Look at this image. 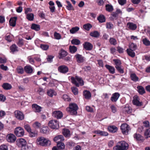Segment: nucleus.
<instances>
[{
	"label": "nucleus",
	"instance_id": "58",
	"mask_svg": "<svg viewBox=\"0 0 150 150\" xmlns=\"http://www.w3.org/2000/svg\"><path fill=\"white\" fill-rule=\"evenodd\" d=\"M54 56L52 55H48L47 58V59L48 62L51 63L52 62Z\"/></svg>",
	"mask_w": 150,
	"mask_h": 150
},
{
	"label": "nucleus",
	"instance_id": "9",
	"mask_svg": "<svg viewBox=\"0 0 150 150\" xmlns=\"http://www.w3.org/2000/svg\"><path fill=\"white\" fill-rule=\"evenodd\" d=\"M6 139L8 142L13 143L16 140V137L13 134H10L6 136Z\"/></svg>",
	"mask_w": 150,
	"mask_h": 150
},
{
	"label": "nucleus",
	"instance_id": "39",
	"mask_svg": "<svg viewBox=\"0 0 150 150\" xmlns=\"http://www.w3.org/2000/svg\"><path fill=\"white\" fill-rule=\"evenodd\" d=\"M41 132L45 134H47L49 132V129L47 127H44L41 128Z\"/></svg>",
	"mask_w": 150,
	"mask_h": 150
},
{
	"label": "nucleus",
	"instance_id": "29",
	"mask_svg": "<svg viewBox=\"0 0 150 150\" xmlns=\"http://www.w3.org/2000/svg\"><path fill=\"white\" fill-rule=\"evenodd\" d=\"M137 88L138 91L140 94L142 95L145 93V91L144 88L142 86H138Z\"/></svg>",
	"mask_w": 150,
	"mask_h": 150
},
{
	"label": "nucleus",
	"instance_id": "2",
	"mask_svg": "<svg viewBox=\"0 0 150 150\" xmlns=\"http://www.w3.org/2000/svg\"><path fill=\"white\" fill-rule=\"evenodd\" d=\"M78 107L76 104L74 103H70L67 108L69 114L72 115H76L77 114V110Z\"/></svg>",
	"mask_w": 150,
	"mask_h": 150
},
{
	"label": "nucleus",
	"instance_id": "41",
	"mask_svg": "<svg viewBox=\"0 0 150 150\" xmlns=\"http://www.w3.org/2000/svg\"><path fill=\"white\" fill-rule=\"evenodd\" d=\"M69 50L71 53H74L77 51V47L74 46H70L69 47Z\"/></svg>",
	"mask_w": 150,
	"mask_h": 150
},
{
	"label": "nucleus",
	"instance_id": "14",
	"mask_svg": "<svg viewBox=\"0 0 150 150\" xmlns=\"http://www.w3.org/2000/svg\"><path fill=\"white\" fill-rule=\"evenodd\" d=\"M64 140V139L62 135H58L55 137L53 139L54 141L57 143L62 142Z\"/></svg>",
	"mask_w": 150,
	"mask_h": 150
},
{
	"label": "nucleus",
	"instance_id": "4",
	"mask_svg": "<svg viewBox=\"0 0 150 150\" xmlns=\"http://www.w3.org/2000/svg\"><path fill=\"white\" fill-rule=\"evenodd\" d=\"M71 79L72 83L77 87H79L80 85L83 86L84 84L82 79L78 76H76L75 78L71 77Z\"/></svg>",
	"mask_w": 150,
	"mask_h": 150
},
{
	"label": "nucleus",
	"instance_id": "49",
	"mask_svg": "<svg viewBox=\"0 0 150 150\" xmlns=\"http://www.w3.org/2000/svg\"><path fill=\"white\" fill-rule=\"evenodd\" d=\"M17 71L18 74H22L24 73V71L23 67L20 66L17 67Z\"/></svg>",
	"mask_w": 150,
	"mask_h": 150
},
{
	"label": "nucleus",
	"instance_id": "50",
	"mask_svg": "<svg viewBox=\"0 0 150 150\" xmlns=\"http://www.w3.org/2000/svg\"><path fill=\"white\" fill-rule=\"evenodd\" d=\"M144 135L147 138L150 137V128L146 130L144 132Z\"/></svg>",
	"mask_w": 150,
	"mask_h": 150
},
{
	"label": "nucleus",
	"instance_id": "47",
	"mask_svg": "<svg viewBox=\"0 0 150 150\" xmlns=\"http://www.w3.org/2000/svg\"><path fill=\"white\" fill-rule=\"evenodd\" d=\"M129 47L130 48L129 49L134 50H135L137 48V45L136 44L132 43H129Z\"/></svg>",
	"mask_w": 150,
	"mask_h": 150
},
{
	"label": "nucleus",
	"instance_id": "56",
	"mask_svg": "<svg viewBox=\"0 0 150 150\" xmlns=\"http://www.w3.org/2000/svg\"><path fill=\"white\" fill-rule=\"evenodd\" d=\"M41 124L38 122H35L33 125V126L36 128H39L41 126Z\"/></svg>",
	"mask_w": 150,
	"mask_h": 150
},
{
	"label": "nucleus",
	"instance_id": "62",
	"mask_svg": "<svg viewBox=\"0 0 150 150\" xmlns=\"http://www.w3.org/2000/svg\"><path fill=\"white\" fill-rule=\"evenodd\" d=\"M86 109L88 112H94L93 109L89 106H87L86 107Z\"/></svg>",
	"mask_w": 150,
	"mask_h": 150
},
{
	"label": "nucleus",
	"instance_id": "59",
	"mask_svg": "<svg viewBox=\"0 0 150 150\" xmlns=\"http://www.w3.org/2000/svg\"><path fill=\"white\" fill-rule=\"evenodd\" d=\"M110 42L111 44L115 45L116 44V40L113 38H111L110 39Z\"/></svg>",
	"mask_w": 150,
	"mask_h": 150
},
{
	"label": "nucleus",
	"instance_id": "53",
	"mask_svg": "<svg viewBox=\"0 0 150 150\" xmlns=\"http://www.w3.org/2000/svg\"><path fill=\"white\" fill-rule=\"evenodd\" d=\"M67 9L69 10H74V8L72 6L71 4L69 1H67Z\"/></svg>",
	"mask_w": 150,
	"mask_h": 150
},
{
	"label": "nucleus",
	"instance_id": "63",
	"mask_svg": "<svg viewBox=\"0 0 150 150\" xmlns=\"http://www.w3.org/2000/svg\"><path fill=\"white\" fill-rule=\"evenodd\" d=\"M0 150H8V146L5 145H2L0 146Z\"/></svg>",
	"mask_w": 150,
	"mask_h": 150
},
{
	"label": "nucleus",
	"instance_id": "3",
	"mask_svg": "<svg viewBox=\"0 0 150 150\" xmlns=\"http://www.w3.org/2000/svg\"><path fill=\"white\" fill-rule=\"evenodd\" d=\"M128 144L124 141L117 143V145L113 148V150H125L128 149Z\"/></svg>",
	"mask_w": 150,
	"mask_h": 150
},
{
	"label": "nucleus",
	"instance_id": "20",
	"mask_svg": "<svg viewBox=\"0 0 150 150\" xmlns=\"http://www.w3.org/2000/svg\"><path fill=\"white\" fill-rule=\"evenodd\" d=\"M93 133L102 136H107L108 135V133L107 132L100 130H95L93 131Z\"/></svg>",
	"mask_w": 150,
	"mask_h": 150
},
{
	"label": "nucleus",
	"instance_id": "51",
	"mask_svg": "<svg viewBox=\"0 0 150 150\" xmlns=\"http://www.w3.org/2000/svg\"><path fill=\"white\" fill-rule=\"evenodd\" d=\"M106 27L107 28L111 29L113 28V25L112 23L110 22H108L106 23Z\"/></svg>",
	"mask_w": 150,
	"mask_h": 150
},
{
	"label": "nucleus",
	"instance_id": "12",
	"mask_svg": "<svg viewBox=\"0 0 150 150\" xmlns=\"http://www.w3.org/2000/svg\"><path fill=\"white\" fill-rule=\"evenodd\" d=\"M120 96V94L117 92L115 93L112 94L111 97V100L113 102H116Z\"/></svg>",
	"mask_w": 150,
	"mask_h": 150
},
{
	"label": "nucleus",
	"instance_id": "57",
	"mask_svg": "<svg viewBox=\"0 0 150 150\" xmlns=\"http://www.w3.org/2000/svg\"><path fill=\"white\" fill-rule=\"evenodd\" d=\"M110 108L113 113H115L117 111L116 108L113 105H112L110 107Z\"/></svg>",
	"mask_w": 150,
	"mask_h": 150
},
{
	"label": "nucleus",
	"instance_id": "5",
	"mask_svg": "<svg viewBox=\"0 0 150 150\" xmlns=\"http://www.w3.org/2000/svg\"><path fill=\"white\" fill-rule=\"evenodd\" d=\"M48 125L51 128L57 129L59 127L58 122L56 120H52L48 123Z\"/></svg>",
	"mask_w": 150,
	"mask_h": 150
},
{
	"label": "nucleus",
	"instance_id": "61",
	"mask_svg": "<svg viewBox=\"0 0 150 150\" xmlns=\"http://www.w3.org/2000/svg\"><path fill=\"white\" fill-rule=\"evenodd\" d=\"M24 127L28 132L31 130L30 126L28 124H25L24 126Z\"/></svg>",
	"mask_w": 150,
	"mask_h": 150
},
{
	"label": "nucleus",
	"instance_id": "23",
	"mask_svg": "<svg viewBox=\"0 0 150 150\" xmlns=\"http://www.w3.org/2000/svg\"><path fill=\"white\" fill-rule=\"evenodd\" d=\"M17 18V17H13L11 18L9 21L10 25L13 27L15 26L16 25Z\"/></svg>",
	"mask_w": 150,
	"mask_h": 150
},
{
	"label": "nucleus",
	"instance_id": "43",
	"mask_svg": "<svg viewBox=\"0 0 150 150\" xmlns=\"http://www.w3.org/2000/svg\"><path fill=\"white\" fill-rule=\"evenodd\" d=\"M113 61L116 65L115 67L116 68L121 66V62L120 60L117 59H113Z\"/></svg>",
	"mask_w": 150,
	"mask_h": 150
},
{
	"label": "nucleus",
	"instance_id": "54",
	"mask_svg": "<svg viewBox=\"0 0 150 150\" xmlns=\"http://www.w3.org/2000/svg\"><path fill=\"white\" fill-rule=\"evenodd\" d=\"M134 138L138 140H141V136L139 134L136 133L134 135Z\"/></svg>",
	"mask_w": 150,
	"mask_h": 150
},
{
	"label": "nucleus",
	"instance_id": "8",
	"mask_svg": "<svg viewBox=\"0 0 150 150\" xmlns=\"http://www.w3.org/2000/svg\"><path fill=\"white\" fill-rule=\"evenodd\" d=\"M15 117L18 120H22L24 118V115L23 113L21 111L17 110L14 112Z\"/></svg>",
	"mask_w": 150,
	"mask_h": 150
},
{
	"label": "nucleus",
	"instance_id": "44",
	"mask_svg": "<svg viewBox=\"0 0 150 150\" xmlns=\"http://www.w3.org/2000/svg\"><path fill=\"white\" fill-rule=\"evenodd\" d=\"M79 29L78 27L76 26L75 27L72 28L70 30V32L72 34H74L76 32L78 31Z\"/></svg>",
	"mask_w": 150,
	"mask_h": 150
},
{
	"label": "nucleus",
	"instance_id": "60",
	"mask_svg": "<svg viewBox=\"0 0 150 150\" xmlns=\"http://www.w3.org/2000/svg\"><path fill=\"white\" fill-rule=\"evenodd\" d=\"M40 47L42 50H46L48 49L49 46L48 45H46L41 44L40 45Z\"/></svg>",
	"mask_w": 150,
	"mask_h": 150
},
{
	"label": "nucleus",
	"instance_id": "16",
	"mask_svg": "<svg viewBox=\"0 0 150 150\" xmlns=\"http://www.w3.org/2000/svg\"><path fill=\"white\" fill-rule=\"evenodd\" d=\"M83 47L87 50H91L93 47V46L91 44L88 42H85L83 45Z\"/></svg>",
	"mask_w": 150,
	"mask_h": 150
},
{
	"label": "nucleus",
	"instance_id": "28",
	"mask_svg": "<svg viewBox=\"0 0 150 150\" xmlns=\"http://www.w3.org/2000/svg\"><path fill=\"white\" fill-rule=\"evenodd\" d=\"M90 35L92 37L97 38L99 37L100 34L98 31H94L91 32L90 33Z\"/></svg>",
	"mask_w": 150,
	"mask_h": 150
},
{
	"label": "nucleus",
	"instance_id": "15",
	"mask_svg": "<svg viewBox=\"0 0 150 150\" xmlns=\"http://www.w3.org/2000/svg\"><path fill=\"white\" fill-rule=\"evenodd\" d=\"M127 26L129 30H135L137 28L136 24L132 22H129L127 23Z\"/></svg>",
	"mask_w": 150,
	"mask_h": 150
},
{
	"label": "nucleus",
	"instance_id": "22",
	"mask_svg": "<svg viewBox=\"0 0 150 150\" xmlns=\"http://www.w3.org/2000/svg\"><path fill=\"white\" fill-rule=\"evenodd\" d=\"M28 132L29 134V136L30 137H35L37 136L38 132L36 130L31 129Z\"/></svg>",
	"mask_w": 150,
	"mask_h": 150
},
{
	"label": "nucleus",
	"instance_id": "30",
	"mask_svg": "<svg viewBox=\"0 0 150 150\" xmlns=\"http://www.w3.org/2000/svg\"><path fill=\"white\" fill-rule=\"evenodd\" d=\"M47 93L48 95L50 97H52L54 96H55L57 94L55 91L51 89L48 90Z\"/></svg>",
	"mask_w": 150,
	"mask_h": 150
},
{
	"label": "nucleus",
	"instance_id": "37",
	"mask_svg": "<svg viewBox=\"0 0 150 150\" xmlns=\"http://www.w3.org/2000/svg\"><path fill=\"white\" fill-rule=\"evenodd\" d=\"M34 15L32 13H29L26 15V18L30 21H32L33 20Z\"/></svg>",
	"mask_w": 150,
	"mask_h": 150
},
{
	"label": "nucleus",
	"instance_id": "55",
	"mask_svg": "<svg viewBox=\"0 0 150 150\" xmlns=\"http://www.w3.org/2000/svg\"><path fill=\"white\" fill-rule=\"evenodd\" d=\"M54 38L57 40H59L61 38V36L60 35L56 32H55L54 33Z\"/></svg>",
	"mask_w": 150,
	"mask_h": 150
},
{
	"label": "nucleus",
	"instance_id": "18",
	"mask_svg": "<svg viewBox=\"0 0 150 150\" xmlns=\"http://www.w3.org/2000/svg\"><path fill=\"white\" fill-rule=\"evenodd\" d=\"M123 112L125 114H130L132 112L131 108L128 105H126V106L123 108L122 109Z\"/></svg>",
	"mask_w": 150,
	"mask_h": 150
},
{
	"label": "nucleus",
	"instance_id": "45",
	"mask_svg": "<svg viewBox=\"0 0 150 150\" xmlns=\"http://www.w3.org/2000/svg\"><path fill=\"white\" fill-rule=\"evenodd\" d=\"M98 20L100 23H103L105 21V19L104 16L102 15H100L98 18Z\"/></svg>",
	"mask_w": 150,
	"mask_h": 150
},
{
	"label": "nucleus",
	"instance_id": "52",
	"mask_svg": "<svg viewBox=\"0 0 150 150\" xmlns=\"http://www.w3.org/2000/svg\"><path fill=\"white\" fill-rule=\"evenodd\" d=\"M72 91L75 95H77L78 93V88H76L73 87L71 88Z\"/></svg>",
	"mask_w": 150,
	"mask_h": 150
},
{
	"label": "nucleus",
	"instance_id": "36",
	"mask_svg": "<svg viewBox=\"0 0 150 150\" xmlns=\"http://www.w3.org/2000/svg\"><path fill=\"white\" fill-rule=\"evenodd\" d=\"M11 52L14 53V52L18 51V47L15 45L13 44L10 47Z\"/></svg>",
	"mask_w": 150,
	"mask_h": 150
},
{
	"label": "nucleus",
	"instance_id": "31",
	"mask_svg": "<svg viewBox=\"0 0 150 150\" xmlns=\"http://www.w3.org/2000/svg\"><path fill=\"white\" fill-rule=\"evenodd\" d=\"M58 70L60 72L62 73H66V66L64 65H61L58 67Z\"/></svg>",
	"mask_w": 150,
	"mask_h": 150
},
{
	"label": "nucleus",
	"instance_id": "13",
	"mask_svg": "<svg viewBox=\"0 0 150 150\" xmlns=\"http://www.w3.org/2000/svg\"><path fill=\"white\" fill-rule=\"evenodd\" d=\"M77 62L81 63L83 62L85 60L84 58L82 55L77 54L75 56Z\"/></svg>",
	"mask_w": 150,
	"mask_h": 150
},
{
	"label": "nucleus",
	"instance_id": "35",
	"mask_svg": "<svg viewBox=\"0 0 150 150\" xmlns=\"http://www.w3.org/2000/svg\"><path fill=\"white\" fill-rule=\"evenodd\" d=\"M134 50L130 49H127V50L128 54L129 56L133 57L135 56V53L134 52Z\"/></svg>",
	"mask_w": 150,
	"mask_h": 150
},
{
	"label": "nucleus",
	"instance_id": "1",
	"mask_svg": "<svg viewBox=\"0 0 150 150\" xmlns=\"http://www.w3.org/2000/svg\"><path fill=\"white\" fill-rule=\"evenodd\" d=\"M36 143L38 145L44 146H49L51 144L50 140L43 137L38 138L37 139Z\"/></svg>",
	"mask_w": 150,
	"mask_h": 150
},
{
	"label": "nucleus",
	"instance_id": "34",
	"mask_svg": "<svg viewBox=\"0 0 150 150\" xmlns=\"http://www.w3.org/2000/svg\"><path fill=\"white\" fill-rule=\"evenodd\" d=\"M130 77L131 80L134 82H136L139 81V78L135 74H131L130 75Z\"/></svg>",
	"mask_w": 150,
	"mask_h": 150
},
{
	"label": "nucleus",
	"instance_id": "27",
	"mask_svg": "<svg viewBox=\"0 0 150 150\" xmlns=\"http://www.w3.org/2000/svg\"><path fill=\"white\" fill-rule=\"evenodd\" d=\"M83 94L85 98L86 99L90 98L91 96V93L89 91L87 90H85L83 91Z\"/></svg>",
	"mask_w": 150,
	"mask_h": 150
},
{
	"label": "nucleus",
	"instance_id": "10",
	"mask_svg": "<svg viewBox=\"0 0 150 150\" xmlns=\"http://www.w3.org/2000/svg\"><path fill=\"white\" fill-rule=\"evenodd\" d=\"M26 144V141L23 139H18L16 141V144L19 147L25 146Z\"/></svg>",
	"mask_w": 150,
	"mask_h": 150
},
{
	"label": "nucleus",
	"instance_id": "6",
	"mask_svg": "<svg viewBox=\"0 0 150 150\" xmlns=\"http://www.w3.org/2000/svg\"><path fill=\"white\" fill-rule=\"evenodd\" d=\"M14 132L15 134L18 137H22L24 134V130L21 127H16Z\"/></svg>",
	"mask_w": 150,
	"mask_h": 150
},
{
	"label": "nucleus",
	"instance_id": "21",
	"mask_svg": "<svg viewBox=\"0 0 150 150\" xmlns=\"http://www.w3.org/2000/svg\"><path fill=\"white\" fill-rule=\"evenodd\" d=\"M32 107L33 110L36 112H39L41 110V107L36 104H33Z\"/></svg>",
	"mask_w": 150,
	"mask_h": 150
},
{
	"label": "nucleus",
	"instance_id": "11",
	"mask_svg": "<svg viewBox=\"0 0 150 150\" xmlns=\"http://www.w3.org/2000/svg\"><path fill=\"white\" fill-rule=\"evenodd\" d=\"M52 116L58 119L61 118L63 116L62 113L60 111L56 110L52 112Z\"/></svg>",
	"mask_w": 150,
	"mask_h": 150
},
{
	"label": "nucleus",
	"instance_id": "19",
	"mask_svg": "<svg viewBox=\"0 0 150 150\" xmlns=\"http://www.w3.org/2000/svg\"><path fill=\"white\" fill-rule=\"evenodd\" d=\"M133 104L137 106H141V103L139 101V98L137 96H134L133 100Z\"/></svg>",
	"mask_w": 150,
	"mask_h": 150
},
{
	"label": "nucleus",
	"instance_id": "42",
	"mask_svg": "<svg viewBox=\"0 0 150 150\" xmlns=\"http://www.w3.org/2000/svg\"><path fill=\"white\" fill-rule=\"evenodd\" d=\"M71 42L72 44L75 45H79L80 43V41L77 39H73L71 41Z\"/></svg>",
	"mask_w": 150,
	"mask_h": 150
},
{
	"label": "nucleus",
	"instance_id": "64",
	"mask_svg": "<svg viewBox=\"0 0 150 150\" xmlns=\"http://www.w3.org/2000/svg\"><path fill=\"white\" fill-rule=\"evenodd\" d=\"M7 59L5 58H2L0 57V63H4L6 62Z\"/></svg>",
	"mask_w": 150,
	"mask_h": 150
},
{
	"label": "nucleus",
	"instance_id": "24",
	"mask_svg": "<svg viewBox=\"0 0 150 150\" xmlns=\"http://www.w3.org/2000/svg\"><path fill=\"white\" fill-rule=\"evenodd\" d=\"M108 129L109 131L112 133L116 132L117 130V128L115 126L112 125L109 126Z\"/></svg>",
	"mask_w": 150,
	"mask_h": 150
},
{
	"label": "nucleus",
	"instance_id": "7",
	"mask_svg": "<svg viewBox=\"0 0 150 150\" xmlns=\"http://www.w3.org/2000/svg\"><path fill=\"white\" fill-rule=\"evenodd\" d=\"M120 128L122 133L125 135L127 134L129 131L130 130L129 126L125 123L122 124Z\"/></svg>",
	"mask_w": 150,
	"mask_h": 150
},
{
	"label": "nucleus",
	"instance_id": "33",
	"mask_svg": "<svg viewBox=\"0 0 150 150\" xmlns=\"http://www.w3.org/2000/svg\"><path fill=\"white\" fill-rule=\"evenodd\" d=\"M31 28L35 31H39L40 29V26L38 25L33 24L31 26Z\"/></svg>",
	"mask_w": 150,
	"mask_h": 150
},
{
	"label": "nucleus",
	"instance_id": "40",
	"mask_svg": "<svg viewBox=\"0 0 150 150\" xmlns=\"http://www.w3.org/2000/svg\"><path fill=\"white\" fill-rule=\"evenodd\" d=\"M142 42L144 45L146 46L150 45V41L147 38H145L142 40Z\"/></svg>",
	"mask_w": 150,
	"mask_h": 150
},
{
	"label": "nucleus",
	"instance_id": "48",
	"mask_svg": "<svg viewBox=\"0 0 150 150\" xmlns=\"http://www.w3.org/2000/svg\"><path fill=\"white\" fill-rule=\"evenodd\" d=\"M105 7L106 11L108 12L112 11L113 10V7L111 5L107 4L106 5Z\"/></svg>",
	"mask_w": 150,
	"mask_h": 150
},
{
	"label": "nucleus",
	"instance_id": "32",
	"mask_svg": "<svg viewBox=\"0 0 150 150\" xmlns=\"http://www.w3.org/2000/svg\"><path fill=\"white\" fill-rule=\"evenodd\" d=\"M3 88L5 90H9L12 88V86L10 84L8 83H5L2 85Z\"/></svg>",
	"mask_w": 150,
	"mask_h": 150
},
{
	"label": "nucleus",
	"instance_id": "46",
	"mask_svg": "<svg viewBox=\"0 0 150 150\" xmlns=\"http://www.w3.org/2000/svg\"><path fill=\"white\" fill-rule=\"evenodd\" d=\"M57 146L59 149H63L65 148L64 144L62 142L57 143Z\"/></svg>",
	"mask_w": 150,
	"mask_h": 150
},
{
	"label": "nucleus",
	"instance_id": "26",
	"mask_svg": "<svg viewBox=\"0 0 150 150\" xmlns=\"http://www.w3.org/2000/svg\"><path fill=\"white\" fill-rule=\"evenodd\" d=\"M66 56V51L62 49L59 51L58 57L59 59L63 58Z\"/></svg>",
	"mask_w": 150,
	"mask_h": 150
},
{
	"label": "nucleus",
	"instance_id": "38",
	"mask_svg": "<svg viewBox=\"0 0 150 150\" xmlns=\"http://www.w3.org/2000/svg\"><path fill=\"white\" fill-rule=\"evenodd\" d=\"M92 27V25L90 23L85 24L83 26V28L87 31H89Z\"/></svg>",
	"mask_w": 150,
	"mask_h": 150
},
{
	"label": "nucleus",
	"instance_id": "17",
	"mask_svg": "<svg viewBox=\"0 0 150 150\" xmlns=\"http://www.w3.org/2000/svg\"><path fill=\"white\" fill-rule=\"evenodd\" d=\"M25 72L28 74H31L33 72V68L30 65H27L24 67Z\"/></svg>",
	"mask_w": 150,
	"mask_h": 150
},
{
	"label": "nucleus",
	"instance_id": "25",
	"mask_svg": "<svg viewBox=\"0 0 150 150\" xmlns=\"http://www.w3.org/2000/svg\"><path fill=\"white\" fill-rule=\"evenodd\" d=\"M105 67L108 69V70L109 72L110 73L112 74L115 73V69L114 67L107 64L105 65Z\"/></svg>",
	"mask_w": 150,
	"mask_h": 150
}]
</instances>
